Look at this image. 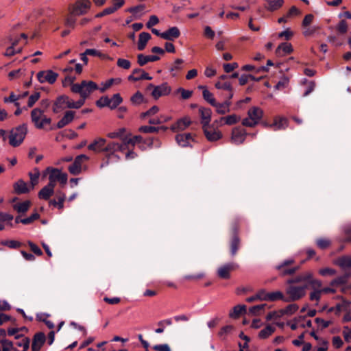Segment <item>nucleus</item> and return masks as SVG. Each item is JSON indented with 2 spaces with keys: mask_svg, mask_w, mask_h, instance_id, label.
I'll use <instances>...</instances> for the list:
<instances>
[{
  "mask_svg": "<svg viewBox=\"0 0 351 351\" xmlns=\"http://www.w3.org/2000/svg\"><path fill=\"white\" fill-rule=\"evenodd\" d=\"M337 30L339 34H343L348 31V24L345 20H341L337 26Z\"/></svg>",
  "mask_w": 351,
  "mask_h": 351,
  "instance_id": "obj_52",
  "label": "nucleus"
},
{
  "mask_svg": "<svg viewBox=\"0 0 351 351\" xmlns=\"http://www.w3.org/2000/svg\"><path fill=\"white\" fill-rule=\"evenodd\" d=\"M53 194V191H51L46 186H44L38 193V197L40 199H48Z\"/></svg>",
  "mask_w": 351,
  "mask_h": 351,
  "instance_id": "obj_41",
  "label": "nucleus"
},
{
  "mask_svg": "<svg viewBox=\"0 0 351 351\" xmlns=\"http://www.w3.org/2000/svg\"><path fill=\"white\" fill-rule=\"evenodd\" d=\"M170 90L171 89H153L152 95L155 99H158L161 96L169 95Z\"/></svg>",
  "mask_w": 351,
  "mask_h": 351,
  "instance_id": "obj_46",
  "label": "nucleus"
},
{
  "mask_svg": "<svg viewBox=\"0 0 351 351\" xmlns=\"http://www.w3.org/2000/svg\"><path fill=\"white\" fill-rule=\"evenodd\" d=\"M117 143H109L104 148L102 149V152L108 153L107 158H110L111 155H114V152L117 151Z\"/></svg>",
  "mask_w": 351,
  "mask_h": 351,
  "instance_id": "obj_37",
  "label": "nucleus"
},
{
  "mask_svg": "<svg viewBox=\"0 0 351 351\" xmlns=\"http://www.w3.org/2000/svg\"><path fill=\"white\" fill-rule=\"evenodd\" d=\"M65 198L66 196L64 193L60 192L59 194L57 195L58 201H56V199H51L49 201V204H51L54 206H57L59 209H62L64 207V202L65 200Z\"/></svg>",
  "mask_w": 351,
  "mask_h": 351,
  "instance_id": "obj_35",
  "label": "nucleus"
},
{
  "mask_svg": "<svg viewBox=\"0 0 351 351\" xmlns=\"http://www.w3.org/2000/svg\"><path fill=\"white\" fill-rule=\"evenodd\" d=\"M230 104V101L227 100L223 103L216 102V105H214L213 106L216 108L217 112L219 114H224L230 111L229 106Z\"/></svg>",
  "mask_w": 351,
  "mask_h": 351,
  "instance_id": "obj_33",
  "label": "nucleus"
},
{
  "mask_svg": "<svg viewBox=\"0 0 351 351\" xmlns=\"http://www.w3.org/2000/svg\"><path fill=\"white\" fill-rule=\"evenodd\" d=\"M125 132V128H120L117 131L110 132L108 134V137L110 138H121Z\"/></svg>",
  "mask_w": 351,
  "mask_h": 351,
  "instance_id": "obj_50",
  "label": "nucleus"
},
{
  "mask_svg": "<svg viewBox=\"0 0 351 351\" xmlns=\"http://www.w3.org/2000/svg\"><path fill=\"white\" fill-rule=\"evenodd\" d=\"M240 239L238 235H232L230 241V253L232 256H235L240 247Z\"/></svg>",
  "mask_w": 351,
  "mask_h": 351,
  "instance_id": "obj_32",
  "label": "nucleus"
},
{
  "mask_svg": "<svg viewBox=\"0 0 351 351\" xmlns=\"http://www.w3.org/2000/svg\"><path fill=\"white\" fill-rule=\"evenodd\" d=\"M185 135L183 134H177L176 136V142L182 147H187L189 145Z\"/></svg>",
  "mask_w": 351,
  "mask_h": 351,
  "instance_id": "obj_51",
  "label": "nucleus"
},
{
  "mask_svg": "<svg viewBox=\"0 0 351 351\" xmlns=\"http://www.w3.org/2000/svg\"><path fill=\"white\" fill-rule=\"evenodd\" d=\"M159 110V108L156 106H152L150 109H149L147 111L143 112L141 114V117L144 119L146 117L152 116L157 113Z\"/></svg>",
  "mask_w": 351,
  "mask_h": 351,
  "instance_id": "obj_60",
  "label": "nucleus"
},
{
  "mask_svg": "<svg viewBox=\"0 0 351 351\" xmlns=\"http://www.w3.org/2000/svg\"><path fill=\"white\" fill-rule=\"evenodd\" d=\"M289 79L288 77L282 76L274 86V88H281L288 86Z\"/></svg>",
  "mask_w": 351,
  "mask_h": 351,
  "instance_id": "obj_55",
  "label": "nucleus"
},
{
  "mask_svg": "<svg viewBox=\"0 0 351 351\" xmlns=\"http://www.w3.org/2000/svg\"><path fill=\"white\" fill-rule=\"evenodd\" d=\"M106 142V139L98 138L88 146V149L93 152H102V149L104 148Z\"/></svg>",
  "mask_w": 351,
  "mask_h": 351,
  "instance_id": "obj_25",
  "label": "nucleus"
},
{
  "mask_svg": "<svg viewBox=\"0 0 351 351\" xmlns=\"http://www.w3.org/2000/svg\"><path fill=\"white\" fill-rule=\"evenodd\" d=\"M264 8L271 12L278 10L284 4V0H264Z\"/></svg>",
  "mask_w": 351,
  "mask_h": 351,
  "instance_id": "obj_17",
  "label": "nucleus"
},
{
  "mask_svg": "<svg viewBox=\"0 0 351 351\" xmlns=\"http://www.w3.org/2000/svg\"><path fill=\"white\" fill-rule=\"evenodd\" d=\"M1 244L12 249L19 248L22 245L19 241L14 240H5L1 242Z\"/></svg>",
  "mask_w": 351,
  "mask_h": 351,
  "instance_id": "obj_47",
  "label": "nucleus"
},
{
  "mask_svg": "<svg viewBox=\"0 0 351 351\" xmlns=\"http://www.w3.org/2000/svg\"><path fill=\"white\" fill-rule=\"evenodd\" d=\"M202 119V128L209 125L211 118V110L210 108H200L199 110Z\"/></svg>",
  "mask_w": 351,
  "mask_h": 351,
  "instance_id": "obj_24",
  "label": "nucleus"
},
{
  "mask_svg": "<svg viewBox=\"0 0 351 351\" xmlns=\"http://www.w3.org/2000/svg\"><path fill=\"white\" fill-rule=\"evenodd\" d=\"M184 62L182 59L178 58L175 60L173 66L170 69L171 73L178 71L182 69V64Z\"/></svg>",
  "mask_w": 351,
  "mask_h": 351,
  "instance_id": "obj_57",
  "label": "nucleus"
},
{
  "mask_svg": "<svg viewBox=\"0 0 351 351\" xmlns=\"http://www.w3.org/2000/svg\"><path fill=\"white\" fill-rule=\"evenodd\" d=\"M14 191L17 195L28 193L32 189L22 179L19 180L13 184Z\"/></svg>",
  "mask_w": 351,
  "mask_h": 351,
  "instance_id": "obj_16",
  "label": "nucleus"
},
{
  "mask_svg": "<svg viewBox=\"0 0 351 351\" xmlns=\"http://www.w3.org/2000/svg\"><path fill=\"white\" fill-rule=\"evenodd\" d=\"M204 134L209 141H215L220 139L222 137L221 133L216 130L213 125H207L203 127Z\"/></svg>",
  "mask_w": 351,
  "mask_h": 351,
  "instance_id": "obj_13",
  "label": "nucleus"
},
{
  "mask_svg": "<svg viewBox=\"0 0 351 351\" xmlns=\"http://www.w3.org/2000/svg\"><path fill=\"white\" fill-rule=\"evenodd\" d=\"M64 77L62 79V86L66 88H99L98 85L93 81L82 80L80 83H74L75 76L73 75L72 67H67L63 70Z\"/></svg>",
  "mask_w": 351,
  "mask_h": 351,
  "instance_id": "obj_2",
  "label": "nucleus"
},
{
  "mask_svg": "<svg viewBox=\"0 0 351 351\" xmlns=\"http://www.w3.org/2000/svg\"><path fill=\"white\" fill-rule=\"evenodd\" d=\"M139 132L143 133H155L158 132L160 130V128H157L155 126H148V125H143L139 128L138 129Z\"/></svg>",
  "mask_w": 351,
  "mask_h": 351,
  "instance_id": "obj_49",
  "label": "nucleus"
},
{
  "mask_svg": "<svg viewBox=\"0 0 351 351\" xmlns=\"http://www.w3.org/2000/svg\"><path fill=\"white\" fill-rule=\"evenodd\" d=\"M237 267L238 265L234 263L225 264L218 268L217 271V276L221 279H229L230 278V272Z\"/></svg>",
  "mask_w": 351,
  "mask_h": 351,
  "instance_id": "obj_10",
  "label": "nucleus"
},
{
  "mask_svg": "<svg viewBox=\"0 0 351 351\" xmlns=\"http://www.w3.org/2000/svg\"><path fill=\"white\" fill-rule=\"evenodd\" d=\"M160 60V57L156 55L145 56L143 53H139L137 56V62L141 66H145L149 62H156Z\"/></svg>",
  "mask_w": 351,
  "mask_h": 351,
  "instance_id": "obj_21",
  "label": "nucleus"
},
{
  "mask_svg": "<svg viewBox=\"0 0 351 351\" xmlns=\"http://www.w3.org/2000/svg\"><path fill=\"white\" fill-rule=\"evenodd\" d=\"M75 112L67 111L64 117L58 122L57 128L60 129L71 122L74 118Z\"/></svg>",
  "mask_w": 351,
  "mask_h": 351,
  "instance_id": "obj_27",
  "label": "nucleus"
},
{
  "mask_svg": "<svg viewBox=\"0 0 351 351\" xmlns=\"http://www.w3.org/2000/svg\"><path fill=\"white\" fill-rule=\"evenodd\" d=\"M248 117L243 119L242 124L247 127H254L262 118L263 112L258 107H253L248 110Z\"/></svg>",
  "mask_w": 351,
  "mask_h": 351,
  "instance_id": "obj_6",
  "label": "nucleus"
},
{
  "mask_svg": "<svg viewBox=\"0 0 351 351\" xmlns=\"http://www.w3.org/2000/svg\"><path fill=\"white\" fill-rule=\"evenodd\" d=\"M152 36L148 32H141L139 34L137 48L139 51H143L146 47L147 42L151 39Z\"/></svg>",
  "mask_w": 351,
  "mask_h": 351,
  "instance_id": "obj_26",
  "label": "nucleus"
},
{
  "mask_svg": "<svg viewBox=\"0 0 351 351\" xmlns=\"http://www.w3.org/2000/svg\"><path fill=\"white\" fill-rule=\"evenodd\" d=\"M34 170L36 171L35 173H32V172L29 173V176L30 178V182H31V186L29 187L32 189H33L34 188L35 185H36L38 183V178L40 176L39 170L37 168H36Z\"/></svg>",
  "mask_w": 351,
  "mask_h": 351,
  "instance_id": "obj_44",
  "label": "nucleus"
},
{
  "mask_svg": "<svg viewBox=\"0 0 351 351\" xmlns=\"http://www.w3.org/2000/svg\"><path fill=\"white\" fill-rule=\"evenodd\" d=\"M229 42L228 38H222L221 40L217 43L215 47L218 51H223L226 49L225 45Z\"/></svg>",
  "mask_w": 351,
  "mask_h": 351,
  "instance_id": "obj_61",
  "label": "nucleus"
},
{
  "mask_svg": "<svg viewBox=\"0 0 351 351\" xmlns=\"http://www.w3.org/2000/svg\"><path fill=\"white\" fill-rule=\"evenodd\" d=\"M180 36V32L177 27H172L162 32V38L167 40H174Z\"/></svg>",
  "mask_w": 351,
  "mask_h": 351,
  "instance_id": "obj_20",
  "label": "nucleus"
},
{
  "mask_svg": "<svg viewBox=\"0 0 351 351\" xmlns=\"http://www.w3.org/2000/svg\"><path fill=\"white\" fill-rule=\"evenodd\" d=\"M43 113L44 110H42L38 108H34L31 112L32 121L34 123L36 128L38 129L43 128V125L40 120H42V118L44 115Z\"/></svg>",
  "mask_w": 351,
  "mask_h": 351,
  "instance_id": "obj_18",
  "label": "nucleus"
},
{
  "mask_svg": "<svg viewBox=\"0 0 351 351\" xmlns=\"http://www.w3.org/2000/svg\"><path fill=\"white\" fill-rule=\"evenodd\" d=\"M242 71H254L256 73H262V72H263V73L267 72V69L265 66H260L259 68L256 69L252 65L246 64L242 67Z\"/></svg>",
  "mask_w": 351,
  "mask_h": 351,
  "instance_id": "obj_42",
  "label": "nucleus"
},
{
  "mask_svg": "<svg viewBox=\"0 0 351 351\" xmlns=\"http://www.w3.org/2000/svg\"><path fill=\"white\" fill-rule=\"evenodd\" d=\"M308 285H311V288L315 291V290H319L320 288L322 286V283L320 280L314 279L313 278L310 281V282L308 284Z\"/></svg>",
  "mask_w": 351,
  "mask_h": 351,
  "instance_id": "obj_63",
  "label": "nucleus"
},
{
  "mask_svg": "<svg viewBox=\"0 0 351 351\" xmlns=\"http://www.w3.org/2000/svg\"><path fill=\"white\" fill-rule=\"evenodd\" d=\"M16 344L19 347H23L24 350H27L29 347V339L23 337L21 341H17Z\"/></svg>",
  "mask_w": 351,
  "mask_h": 351,
  "instance_id": "obj_58",
  "label": "nucleus"
},
{
  "mask_svg": "<svg viewBox=\"0 0 351 351\" xmlns=\"http://www.w3.org/2000/svg\"><path fill=\"white\" fill-rule=\"evenodd\" d=\"M239 77L238 73H234L231 75H222L220 77V81L215 84V88H232L236 85L234 81L237 79L239 80Z\"/></svg>",
  "mask_w": 351,
  "mask_h": 351,
  "instance_id": "obj_7",
  "label": "nucleus"
},
{
  "mask_svg": "<svg viewBox=\"0 0 351 351\" xmlns=\"http://www.w3.org/2000/svg\"><path fill=\"white\" fill-rule=\"evenodd\" d=\"M203 97L204 99L209 103L211 106L216 105V101L215 99L213 97V95L212 93H210L208 89H204L203 90Z\"/></svg>",
  "mask_w": 351,
  "mask_h": 351,
  "instance_id": "obj_45",
  "label": "nucleus"
},
{
  "mask_svg": "<svg viewBox=\"0 0 351 351\" xmlns=\"http://www.w3.org/2000/svg\"><path fill=\"white\" fill-rule=\"evenodd\" d=\"M293 51V49L291 43H282L277 47L276 54L278 56H283L287 54H290Z\"/></svg>",
  "mask_w": 351,
  "mask_h": 351,
  "instance_id": "obj_22",
  "label": "nucleus"
},
{
  "mask_svg": "<svg viewBox=\"0 0 351 351\" xmlns=\"http://www.w3.org/2000/svg\"><path fill=\"white\" fill-rule=\"evenodd\" d=\"M351 276L350 272H346L343 275L338 276L337 278L332 280L330 285L331 286H339L343 285L347 283L349 278Z\"/></svg>",
  "mask_w": 351,
  "mask_h": 351,
  "instance_id": "obj_30",
  "label": "nucleus"
},
{
  "mask_svg": "<svg viewBox=\"0 0 351 351\" xmlns=\"http://www.w3.org/2000/svg\"><path fill=\"white\" fill-rule=\"evenodd\" d=\"M30 205V201L26 200L23 202L14 204L13 208L19 213H25L29 210Z\"/></svg>",
  "mask_w": 351,
  "mask_h": 351,
  "instance_id": "obj_34",
  "label": "nucleus"
},
{
  "mask_svg": "<svg viewBox=\"0 0 351 351\" xmlns=\"http://www.w3.org/2000/svg\"><path fill=\"white\" fill-rule=\"evenodd\" d=\"M307 285L303 286L289 285L286 288V293L287 297L285 299V302H290L299 300L306 294Z\"/></svg>",
  "mask_w": 351,
  "mask_h": 351,
  "instance_id": "obj_5",
  "label": "nucleus"
},
{
  "mask_svg": "<svg viewBox=\"0 0 351 351\" xmlns=\"http://www.w3.org/2000/svg\"><path fill=\"white\" fill-rule=\"evenodd\" d=\"M335 264L343 269L351 268V256L349 255L339 256L335 260Z\"/></svg>",
  "mask_w": 351,
  "mask_h": 351,
  "instance_id": "obj_23",
  "label": "nucleus"
},
{
  "mask_svg": "<svg viewBox=\"0 0 351 351\" xmlns=\"http://www.w3.org/2000/svg\"><path fill=\"white\" fill-rule=\"evenodd\" d=\"M117 64L118 66L124 69H129L131 66V62L125 59L119 58Z\"/></svg>",
  "mask_w": 351,
  "mask_h": 351,
  "instance_id": "obj_56",
  "label": "nucleus"
},
{
  "mask_svg": "<svg viewBox=\"0 0 351 351\" xmlns=\"http://www.w3.org/2000/svg\"><path fill=\"white\" fill-rule=\"evenodd\" d=\"M293 36V32L289 29H287L278 34V38H285L287 40H290Z\"/></svg>",
  "mask_w": 351,
  "mask_h": 351,
  "instance_id": "obj_62",
  "label": "nucleus"
},
{
  "mask_svg": "<svg viewBox=\"0 0 351 351\" xmlns=\"http://www.w3.org/2000/svg\"><path fill=\"white\" fill-rule=\"evenodd\" d=\"M47 171H50L49 176V180H54L56 182L59 181L61 184H65L67 182V174L66 173H62L58 169L47 168Z\"/></svg>",
  "mask_w": 351,
  "mask_h": 351,
  "instance_id": "obj_12",
  "label": "nucleus"
},
{
  "mask_svg": "<svg viewBox=\"0 0 351 351\" xmlns=\"http://www.w3.org/2000/svg\"><path fill=\"white\" fill-rule=\"evenodd\" d=\"M0 342L3 346V349L1 351H10L11 349H14L13 343L11 341L3 339Z\"/></svg>",
  "mask_w": 351,
  "mask_h": 351,
  "instance_id": "obj_54",
  "label": "nucleus"
},
{
  "mask_svg": "<svg viewBox=\"0 0 351 351\" xmlns=\"http://www.w3.org/2000/svg\"><path fill=\"white\" fill-rule=\"evenodd\" d=\"M130 101L134 106H139L147 103V100L140 91H137L130 97Z\"/></svg>",
  "mask_w": 351,
  "mask_h": 351,
  "instance_id": "obj_31",
  "label": "nucleus"
},
{
  "mask_svg": "<svg viewBox=\"0 0 351 351\" xmlns=\"http://www.w3.org/2000/svg\"><path fill=\"white\" fill-rule=\"evenodd\" d=\"M152 348L155 351H171L169 346L167 343L155 345Z\"/></svg>",
  "mask_w": 351,
  "mask_h": 351,
  "instance_id": "obj_64",
  "label": "nucleus"
},
{
  "mask_svg": "<svg viewBox=\"0 0 351 351\" xmlns=\"http://www.w3.org/2000/svg\"><path fill=\"white\" fill-rule=\"evenodd\" d=\"M89 157L85 154L78 155L73 162L69 167V171L72 175H78L82 171V165L84 161L88 160Z\"/></svg>",
  "mask_w": 351,
  "mask_h": 351,
  "instance_id": "obj_9",
  "label": "nucleus"
},
{
  "mask_svg": "<svg viewBox=\"0 0 351 351\" xmlns=\"http://www.w3.org/2000/svg\"><path fill=\"white\" fill-rule=\"evenodd\" d=\"M40 97V94L39 92H35L34 94L30 95L27 102L28 107H32L34 104L39 99Z\"/></svg>",
  "mask_w": 351,
  "mask_h": 351,
  "instance_id": "obj_53",
  "label": "nucleus"
},
{
  "mask_svg": "<svg viewBox=\"0 0 351 351\" xmlns=\"http://www.w3.org/2000/svg\"><path fill=\"white\" fill-rule=\"evenodd\" d=\"M246 313V306L244 304H239L233 307L230 312L229 316L232 319H237L240 315Z\"/></svg>",
  "mask_w": 351,
  "mask_h": 351,
  "instance_id": "obj_29",
  "label": "nucleus"
},
{
  "mask_svg": "<svg viewBox=\"0 0 351 351\" xmlns=\"http://www.w3.org/2000/svg\"><path fill=\"white\" fill-rule=\"evenodd\" d=\"M123 101L120 94L116 93L112 95H104L101 97L97 101L96 105L99 108L108 107L111 110L115 109Z\"/></svg>",
  "mask_w": 351,
  "mask_h": 351,
  "instance_id": "obj_4",
  "label": "nucleus"
},
{
  "mask_svg": "<svg viewBox=\"0 0 351 351\" xmlns=\"http://www.w3.org/2000/svg\"><path fill=\"white\" fill-rule=\"evenodd\" d=\"M246 132L245 130L234 128L232 132V141L235 144H241L245 139Z\"/></svg>",
  "mask_w": 351,
  "mask_h": 351,
  "instance_id": "obj_19",
  "label": "nucleus"
},
{
  "mask_svg": "<svg viewBox=\"0 0 351 351\" xmlns=\"http://www.w3.org/2000/svg\"><path fill=\"white\" fill-rule=\"evenodd\" d=\"M90 4L89 0H77L73 5L72 13L75 15L84 14L90 8Z\"/></svg>",
  "mask_w": 351,
  "mask_h": 351,
  "instance_id": "obj_11",
  "label": "nucleus"
},
{
  "mask_svg": "<svg viewBox=\"0 0 351 351\" xmlns=\"http://www.w3.org/2000/svg\"><path fill=\"white\" fill-rule=\"evenodd\" d=\"M121 84L122 80L119 77L110 78L101 84L102 88H110L112 86H121Z\"/></svg>",
  "mask_w": 351,
  "mask_h": 351,
  "instance_id": "obj_38",
  "label": "nucleus"
},
{
  "mask_svg": "<svg viewBox=\"0 0 351 351\" xmlns=\"http://www.w3.org/2000/svg\"><path fill=\"white\" fill-rule=\"evenodd\" d=\"M74 94H80V99L77 101H74L73 99H69L66 95L58 97L54 102L53 111L58 113L60 110L65 108H80L85 101V99L90 94L93 89H71Z\"/></svg>",
  "mask_w": 351,
  "mask_h": 351,
  "instance_id": "obj_1",
  "label": "nucleus"
},
{
  "mask_svg": "<svg viewBox=\"0 0 351 351\" xmlns=\"http://www.w3.org/2000/svg\"><path fill=\"white\" fill-rule=\"evenodd\" d=\"M268 301H276L278 300H281L285 302V299H286V297L283 295V293L280 291H275L269 293V295H267Z\"/></svg>",
  "mask_w": 351,
  "mask_h": 351,
  "instance_id": "obj_43",
  "label": "nucleus"
},
{
  "mask_svg": "<svg viewBox=\"0 0 351 351\" xmlns=\"http://www.w3.org/2000/svg\"><path fill=\"white\" fill-rule=\"evenodd\" d=\"M288 125V119L285 117H281L278 120L275 119L274 122L270 125L271 127H276V130H284Z\"/></svg>",
  "mask_w": 351,
  "mask_h": 351,
  "instance_id": "obj_36",
  "label": "nucleus"
},
{
  "mask_svg": "<svg viewBox=\"0 0 351 351\" xmlns=\"http://www.w3.org/2000/svg\"><path fill=\"white\" fill-rule=\"evenodd\" d=\"M336 273L337 271L335 269L328 267L321 269L319 271V274L323 276H333L336 274Z\"/></svg>",
  "mask_w": 351,
  "mask_h": 351,
  "instance_id": "obj_59",
  "label": "nucleus"
},
{
  "mask_svg": "<svg viewBox=\"0 0 351 351\" xmlns=\"http://www.w3.org/2000/svg\"><path fill=\"white\" fill-rule=\"evenodd\" d=\"M298 306L296 304H291L286 306L285 308L280 310L279 313L283 315H291L294 313L298 309Z\"/></svg>",
  "mask_w": 351,
  "mask_h": 351,
  "instance_id": "obj_40",
  "label": "nucleus"
},
{
  "mask_svg": "<svg viewBox=\"0 0 351 351\" xmlns=\"http://www.w3.org/2000/svg\"><path fill=\"white\" fill-rule=\"evenodd\" d=\"M234 328L232 325H227L221 328V330L219 332L218 335L222 338L225 339L224 336L231 333L234 330Z\"/></svg>",
  "mask_w": 351,
  "mask_h": 351,
  "instance_id": "obj_48",
  "label": "nucleus"
},
{
  "mask_svg": "<svg viewBox=\"0 0 351 351\" xmlns=\"http://www.w3.org/2000/svg\"><path fill=\"white\" fill-rule=\"evenodd\" d=\"M263 79V76L256 77L252 74H243L239 78V85L244 86L250 82H258Z\"/></svg>",
  "mask_w": 351,
  "mask_h": 351,
  "instance_id": "obj_28",
  "label": "nucleus"
},
{
  "mask_svg": "<svg viewBox=\"0 0 351 351\" xmlns=\"http://www.w3.org/2000/svg\"><path fill=\"white\" fill-rule=\"evenodd\" d=\"M27 132V127L25 123L12 129L8 136L10 145L14 147L19 146L25 139Z\"/></svg>",
  "mask_w": 351,
  "mask_h": 351,
  "instance_id": "obj_3",
  "label": "nucleus"
},
{
  "mask_svg": "<svg viewBox=\"0 0 351 351\" xmlns=\"http://www.w3.org/2000/svg\"><path fill=\"white\" fill-rule=\"evenodd\" d=\"M275 331V328L270 325H267L264 329L259 332L258 337L261 339H266Z\"/></svg>",
  "mask_w": 351,
  "mask_h": 351,
  "instance_id": "obj_39",
  "label": "nucleus"
},
{
  "mask_svg": "<svg viewBox=\"0 0 351 351\" xmlns=\"http://www.w3.org/2000/svg\"><path fill=\"white\" fill-rule=\"evenodd\" d=\"M152 77L149 76L147 73L140 68L135 69L132 71L131 75L128 76L130 81H138L142 80H151Z\"/></svg>",
  "mask_w": 351,
  "mask_h": 351,
  "instance_id": "obj_14",
  "label": "nucleus"
},
{
  "mask_svg": "<svg viewBox=\"0 0 351 351\" xmlns=\"http://www.w3.org/2000/svg\"><path fill=\"white\" fill-rule=\"evenodd\" d=\"M58 77V74L52 70L41 71L37 73V79L42 84H53L57 80Z\"/></svg>",
  "mask_w": 351,
  "mask_h": 351,
  "instance_id": "obj_8",
  "label": "nucleus"
},
{
  "mask_svg": "<svg viewBox=\"0 0 351 351\" xmlns=\"http://www.w3.org/2000/svg\"><path fill=\"white\" fill-rule=\"evenodd\" d=\"M45 341L46 337L43 332H40L36 333L34 336L32 344V351H39L45 343Z\"/></svg>",
  "mask_w": 351,
  "mask_h": 351,
  "instance_id": "obj_15",
  "label": "nucleus"
}]
</instances>
